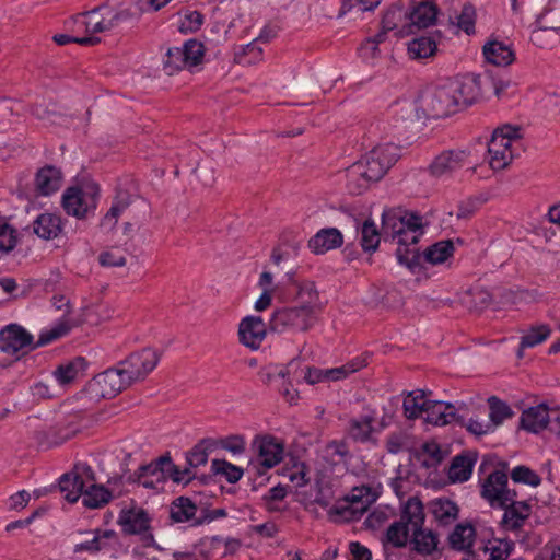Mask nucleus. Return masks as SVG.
<instances>
[{
  "label": "nucleus",
  "instance_id": "nucleus-1",
  "mask_svg": "<svg viewBox=\"0 0 560 560\" xmlns=\"http://www.w3.org/2000/svg\"><path fill=\"white\" fill-rule=\"evenodd\" d=\"M479 93L476 78L447 81L421 94L417 116L432 119L446 117L455 113L460 105L471 104Z\"/></svg>",
  "mask_w": 560,
  "mask_h": 560
},
{
  "label": "nucleus",
  "instance_id": "nucleus-2",
  "mask_svg": "<svg viewBox=\"0 0 560 560\" xmlns=\"http://www.w3.org/2000/svg\"><path fill=\"white\" fill-rule=\"evenodd\" d=\"M524 150L523 136L518 127L505 125L494 130L488 143V163L493 171L510 165Z\"/></svg>",
  "mask_w": 560,
  "mask_h": 560
},
{
  "label": "nucleus",
  "instance_id": "nucleus-3",
  "mask_svg": "<svg viewBox=\"0 0 560 560\" xmlns=\"http://www.w3.org/2000/svg\"><path fill=\"white\" fill-rule=\"evenodd\" d=\"M317 322L316 307L308 304L276 308L269 319V328L278 334L306 332Z\"/></svg>",
  "mask_w": 560,
  "mask_h": 560
},
{
  "label": "nucleus",
  "instance_id": "nucleus-4",
  "mask_svg": "<svg viewBox=\"0 0 560 560\" xmlns=\"http://www.w3.org/2000/svg\"><path fill=\"white\" fill-rule=\"evenodd\" d=\"M191 477L189 468L180 471L170 456H161L150 464L141 466L132 480L148 489H160L168 478L175 482H184Z\"/></svg>",
  "mask_w": 560,
  "mask_h": 560
},
{
  "label": "nucleus",
  "instance_id": "nucleus-5",
  "mask_svg": "<svg viewBox=\"0 0 560 560\" xmlns=\"http://www.w3.org/2000/svg\"><path fill=\"white\" fill-rule=\"evenodd\" d=\"M129 18L128 10L118 11L107 5H101L78 14L73 19V24L75 31H84L86 36H95L97 33L112 31Z\"/></svg>",
  "mask_w": 560,
  "mask_h": 560
},
{
  "label": "nucleus",
  "instance_id": "nucleus-6",
  "mask_svg": "<svg viewBox=\"0 0 560 560\" xmlns=\"http://www.w3.org/2000/svg\"><path fill=\"white\" fill-rule=\"evenodd\" d=\"M383 228L390 232L397 245L417 246L422 235V219L410 212L388 211L383 213Z\"/></svg>",
  "mask_w": 560,
  "mask_h": 560
},
{
  "label": "nucleus",
  "instance_id": "nucleus-7",
  "mask_svg": "<svg viewBox=\"0 0 560 560\" xmlns=\"http://www.w3.org/2000/svg\"><path fill=\"white\" fill-rule=\"evenodd\" d=\"M98 197L100 188L95 183L69 187L62 195V207L69 215L84 219L94 213Z\"/></svg>",
  "mask_w": 560,
  "mask_h": 560
},
{
  "label": "nucleus",
  "instance_id": "nucleus-8",
  "mask_svg": "<svg viewBox=\"0 0 560 560\" xmlns=\"http://www.w3.org/2000/svg\"><path fill=\"white\" fill-rule=\"evenodd\" d=\"M424 511L423 504L417 498H410L406 502L400 520L394 522L387 529V540L394 547H405L409 537V533L413 532L415 526H423Z\"/></svg>",
  "mask_w": 560,
  "mask_h": 560
},
{
  "label": "nucleus",
  "instance_id": "nucleus-9",
  "mask_svg": "<svg viewBox=\"0 0 560 560\" xmlns=\"http://www.w3.org/2000/svg\"><path fill=\"white\" fill-rule=\"evenodd\" d=\"M480 495L493 509L503 508L517 498V492L509 487L508 475L494 469L480 485Z\"/></svg>",
  "mask_w": 560,
  "mask_h": 560
},
{
  "label": "nucleus",
  "instance_id": "nucleus-10",
  "mask_svg": "<svg viewBox=\"0 0 560 560\" xmlns=\"http://www.w3.org/2000/svg\"><path fill=\"white\" fill-rule=\"evenodd\" d=\"M399 151V148L393 143L378 144L359 160L358 163L370 175V178L377 182L397 162L400 154Z\"/></svg>",
  "mask_w": 560,
  "mask_h": 560
},
{
  "label": "nucleus",
  "instance_id": "nucleus-11",
  "mask_svg": "<svg viewBox=\"0 0 560 560\" xmlns=\"http://www.w3.org/2000/svg\"><path fill=\"white\" fill-rule=\"evenodd\" d=\"M93 481H95V472L92 467L85 463H78L71 471L59 478V490L68 502L74 503L82 497L88 483Z\"/></svg>",
  "mask_w": 560,
  "mask_h": 560
},
{
  "label": "nucleus",
  "instance_id": "nucleus-12",
  "mask_svg": "<svg viewBox=\"0 0 560 560\" xmlns=\"http://www.w3.org/2000/svg\"><path fill=\"white\" fill-rule=\"evenodd\" d=\"M377 499V494L368 486L354 487L336 506V513L347 522L358 520Z\"/></svg>",
  "mask_w": 560,
  "mask_h": 560
},
{
  "label": "nucleus",
  "instance_id": "nucleus-13",
  "mask_svg": "<svg viewBox=\"0 0 560 560\" xmlns=\"http://www.w3.org/2000/svg\"><path fill=\"white\" fill-rule=\"evenodd\" d=\"M131 385L122 366L118 363L116 368L97 374L90 383L89 388L95 396L112 398Z\"/></svg>",
  "mask_w": 560,
  "mask_h": 560
},
{
  "label": "nucleus",
  "instance_id": "nucleus-14",
  "mask_svg": "<svg viewBox=\"0 0 560 560\" xmlns=\"http://www.w3.org/2000/svg\"><path fill=\"white\" fill-rule=\"evenodd\" d=\"M160 353L152 348H144L131 353L119 362L131 384L143 381L158 365Z\"/></svg>",
  "mask_w": 560,
  "mask_h": 560
},
{
  "label": "nucleus",
  "instance_id": "nucleus-15",
  "mask_svg": "<svg viewBox=\"0 0 560 560\" xmlns=\"http://www.w3.org/2000/svg\"><path fill=\"white\" fill-rule=\"evenodd\" d=\"M252 448L256 454L255 462L265 469L277 466L284 454V444L271 435H257L253 440Z\"/></svg>",
  "mask_w": 560,
  "mask_h": 560
},
{
  "label": "nucleus",
  "instance_id": "nucleus-16",
  "mask_svg": "<svg viewBox=\"0 0 560 560\" xmlns=\"http://www.w3.org/2000/svg\"><path fill=\"white\" fill-rule=\"evenodd\" d=\"M121 482V478H110L107 482L108 487L95 485L94 481L88 483L82 494L83 505L89 509H100L107 504L114 495H119L120 490L117 489Z\"/></svg>",
  "mask_w": 560,
  "mask_h": 560
},
{
  "label": "nucleus",
  "instance_id": "nucleus-17",
  "mask_svg": "<svg viewBox=\"0 0 560 560\" xmlns=\"http://www.w3.org/2000/svg\"><path fill=\"white\" fill-rule=\"evenodd\" d=\"M51 302L56 310L63 311L62 318L51 328L40 332L37 346L48 345L66 336L73 327V324L66 318V316L71 312L69 300L63 295H55Z\"/></svg>",
  "mask_w": 560,
  "mask_h": 560
},
{
  "label": "nucleus",
  "instance_id": "nucleus-18",
  "mask_svg": "<svg viewBox=\"0 0 560 560\" xmlns=\"http://www.w3.org/2000/svg\"><path fill=\"white\" fill-rule=\"evenodd\" d=\"M466 159L467 154L465 151H443L429 165V173L436 178L450 177L465 165Z\"/></svg>",
  "mask_w": 560,
  "mask_h": 560
},
{
  "label": "nucleus",
  "instance_id": "nucleus-19",
  "mask_svg": "<svg viewBox=\"0 0 560 560\" xmlns=\"http://www.w3.org/2000/svg\"><path fill=\"white\" fill-rule=\"evenodd\" d=\"M267 335V325L260 316H246L238 325V337L242 345L258 349Z\"/></svg>",
  "mask_w": 560,
  "mask_h": 560
},
{
  "label": "nucleus",
  "instance_id": "nucleus-20",
  "mask_svg": "<svg viewBox=\"0 0 560 560\" xmlns=\"http://www.w3.org/2000/svg\"><path fill=\"white\" fill-rule=\"evenodd\" d=\"M32 341L33 336L16 324L8 325L0 331V350L8 354L18 353L30 347Z\"/></svg>",
  "mask_w": 560,
  "mask_h": 560
},
{
  "label": "nucleus",
  "instance_id": "nucleus-21",
  "mask_svg": "<svg viewBox=\"0 0 560 560\" xmlns=\"http://www.w3.org/2000/svg\"><path fill=\"white\" fill-rule=\"evenodd\" d=\"M501 509L504 510V513L500 526L506 532H518L532 514V506L525 500L514 499L513 502Z\"/></svg>",
  "mask_w": 560,
  "mask_h": 560
},
{
  "label": "nucleus",
  "instance_id": "nucleus-22",
  "mask_svg": "<svg viewBox=\"0 0 560 560\" xmlns=\"http://www.w3.org/2000/svg\"><path fill=\"white\" fill-rule=\"evenodd\" d=\"M149 514L141 508L124 509L118 516V524L122 532L129 535H140L150 528Z\"/></svg>",
  "mask_w": 560,
  "mask_h": 560
},
{
  "label": "nucleus",
  "instance_id": "nucleus-23",
  "mask_svg": "<svg viewBox=\"0 0 560 560\" xmlns=\"http://www.w3.org/2000/svg\"><path fill=\"white\" fill-rule=\"evenodd\" d=\"M300 360L293 359L289 362L285 369H280L276 372V374L281 377H290L291 381L300 382L304 380L308 384H316L323 381H326V371L322 369H311L310 366H305L300 369Z\"/></svg>",
  "mask_w": 560,
  "mask_h": 560
},
{
  "label": "nucleus",
  "instance_id": "nucleus-24",
  "mask_svg": "<svg viewBox=\"0 0 560 560\" xmlns=\"http://www.w3.org/2000/svg\"><path fill=\"white\" fill-rule=\"evenodd\" d=\"M170 516L176 523H188L189 526H199L200 508L189 498L179 497L175 499L170 508Z\"/></svg>",
  "mask_w": 560,
  "mask_h": 560
},
{
  "label": "nucleus",
  "instance_id": "nucleus-25",
  "mask_svg": "<svg viewBox=\"0 0 560 560\" xmlns=\"http://www.w3.org/2000/svg\"><path fill=\"white\" fill-rule=\"evenodd\" d=\"M423 418L425 422L434 425H446L458 421L455 406L440 400H430Z\"/></svg>",
  "mask_w": 560,
  "mask_h": 560
},
{
  "label": "nucleus",
  "instance_id": "nucleus-26",
  "mask_svg": "<svg viewBox=\"0 0 560 560\" xmlns=\"http://www.w3.org/2000/svg\"><path fill=\"white\" fill-rule=\"evenodd\" d=\"M342 243L343 237L341 232L336 228H329L318 231L308 241V247L314 254L319 255L340 247Z\"/></svg>",
  "mask_w": 560,
  "mask_h": 560
},
{
  "label": "nucleus",
  "instance_id": "nucleus-27",
  "mask_svg": "<svg viewBox=\"0 0 560 560\" xmlns=\"http://www.w3.org/2000/svg\"><path fill=\"white\" fill-rule=\"evenodd\" d=\"M549 409L545 405L530 407L522 413L521 427L532 433H538L550 424Z\"/></svg>",
  "mask_w": 560,
  "mask_h": 560
},
{
  "label": "nucleus",
  "instance_id": "nucleus-28",
  "mask_svg": "<svg viewBox=\"0 0 560 560\" xmlns=\"http://www.w3.org/2000/svg\"><path fill=\"white\" fill-rule=\"evenodd\" d=\"M62 231V220L55 213L39 214L33 222V232L43 240L49 241L58 237Z\"/></svg>",
  "mask_w": 560,
  "mask_h": 560
},
{
  "label": "nucleus",
  "instance_id": "nucleus-29",
  "mask_svg": "<svg viewBox=\"0 0 560 560\" xmlns=\"http://www.w3.org/2000/svg\"><path fill=\"white\" fill-rule=\"evenodd\" d=\"M61 171L55 166H45L36 174V190L43 196H49L56 192L61 187Z\"/></svg>",
  "mask_w": 560,
  "mask_h": 560
},
{
  "label": "nucleus",
  "instance_id": "nucleus-30",
  "mask_svg": "<svg viewBox=\"0 0 560 560\" xmlns=\"http://www.w3.org/2000/svg\"><path fill=\"white\" fill-rule=\"evenodd\" d=\"M413 549L422 556H432L439 553V537L430 529H424L422 526H415L412 532Z\"/></svg>",
  "mask_w": 560,
  "mask_h": 560
},
{
  "label": "nucleus",
  "instance_id": "nucleus-31",
  "mask_svg": "<svg viewBox=\"0 0 560 560\" xmlns=\"http://www.w3.org/2000/svg\"><path fill=\"white\" fill-rule=\"evenodd\" d=\"M486 60L494 66L506 67L514 61L512 48L499 40H490L483 46Z\"/></svg>",
  "mask_w": 560,
  "mask_h": 560
},
{
  "label": "nucleus",
  "instance_id": "nucleus-32",
  "mask_svg": "<svg viewBox=\"0 0 560 560\" xmlns=\"http://www.w3.org/2000/svg\"><path fill=\"white\" fill-rule=\"evenodd\" d=\"M373 182L375 180L370 178V175L358 162L347 170V187L352 195H361Z\"/></svg>",
  "mask_w": 560,
  "mask_h": 560
},
{
  "label": "nucleus",
  "instance_id": "nucleus-33",
  "mask_svg": "<svg viewBox=\"0 0 560 560\" xmlns=\"http://www.w3.org/2000/svg\"><path fill=\"white\" fill-rule=\"evenodd\" d=\"M233 545H237V541L224 540L220 536L205 537L198 544V550L205 558H212L226 555Z\"/></svg>",
  "mask_w": 560,
  "mask_h": 560
},
{
  "label": "nucleus",
  "instance_id": "nucleus-34",
  "mask_svg": "<svg viewBox=\"0 0 560 560\" xmlns=\"http://www.w3.org/2000/svg\"><path fill=\"white\" fill-rule=\"evenodd\" d=\"M429 402L430 400L425 399L423 390L416 389L409 392L405 397L402 404L404 415L408 419L423 417Z\"/></svg>",
  "mask_w": 560,
  "mask_h": 560
},
{
  "label": "nucleus",
  "instance_id": "nucleus-35",
  "mask_svg": "<svg viewBox=\"0 0 560 560\" xmlns=\"http://www.w3.org/2000/svg\"><path fill=\"white\" fill-rule=\"evenodd\" d=\"M386 39L385 32H378L373 37L366 38L358 48V55L361 60L368 65L374 66L381 57L380 45Z\"/></svg>",
  "mask_w": 560,
  "mask_h": 560
},
{
  "label": "nucleus",
  "instance_id": "nucleus-36",
  "mask_svg": "<svg viewBox=\"0 0 560 560\" xmlns=\"http://www.w3.org/2000/svg\"><path fill=\"white\" fill-rule=\"evenodd\" d=\"M436 8L430 2H420L412 11L407 14L410 24L418 28H425L432 25L436 20Z\"/></svg>",
  "mask_w": 560,
  "mask_h": 560
},
{
  "label": "nucleus",
  "instance_id": "nucleus-37",
  "mask_svg": "<svg viewBox=\"0 0 560 560\" xmlns=\"http://www.w3.org/2000/svg\"><path fill=\"white\" fill-rule=\"evenodd\" d=\"M130 203L131 198L127 192L118 194L113 201L112 207L102 219L101 226L112 231L116 226L119 217L128 209Z\"/></svg>",
  "mask_w": 560,
  "mask_h": 560
},
{
  "label": "nucleus",
  "instance_id": "nucleus-38",
  "mask_svg": "<svg viewBox=\"0 0 560 560\" xmlns=\"http://www.w3.org/2000/svg\"><path fill=\"white\" fill-rule=\"evenodd\" d=\"M431 512L439 523L448 525L457 518L458 506L448 499L439 498L431 502Z\"/></svg>",
  "mask_w": 560,
  "mask_h": 560
},
{
  "label": "nucleus",
  "instance_id": "nucleus-39",
  "mask_svg": "<svg viewBox=\"0 0 560 560\" xmlns=\"http://www.w3.org/2000/svg\"><path fill=\"white\" fill-rule=\"evenodd\" d=\"M85 360L83 358H77L73 361L60 364L54 371V377L62 386L71 384L83 372Z\"/></svg>",
  "mask_w": 560,
  "mask_h": 560
},
{
  "label": "nucleus",
  "instance_id": "nucleus-40",
  "mask_svg": "<svg viewBox=\"0 0 560 560\" xmlns=\"http://www.w3.org/2000/svg\"><path fill=\"white\" fill-rule=\"evenodd\" d=\"M115 538H116V533L114 530H112V529H105V530L97 529V530L94 532V535H93L92 539L86 540L84 542H80V544L74 545L73 552L74 553H80V552H83V551H88V552H91V553L98 552V551H101V550L106 548L105 540L115 539Z\"/></svg>",
  "mask_w": 560,
  "mask_h": 560
},
{
  "label": "nucleus",
  "instance_id": "nucleus-41",
  "mask_svg": "<svg viewBox=\"0 0 560 560\" xmlns=\"http://www.w3.org/2000/svg\"><path fill=\"white\" fill-rule=\"evenodd\" d=\"M488 406L489 422L493 424L494 430L503 424L506 419H511L514 416L512 408L497 396L488 398Z\"/></svg>",
  "mask_w": 560,
  "mask_h": 560
},
{
  "label": "nucleus",
  "instance_id": "nucleus-42",
  "mask_svg": "<svg viewBox=\"0 0 560 560\" xmlns=\"http://www.w3.org/2000/svg\"><path fill=\"white\" fill-rule=\"evenodd\" d=\"M217 447V441L212 439H203L187 454V463L189 467L197 468L206 465L209 453Z\"/></svg>",
  "mask_w": 560,
  "mask_h": 560
},
{
  "label": "nucleus",
  "instance_id": "nucleus-43",
  "mask_svg": "<svg viewBox=\"0 0 560 560\" xmlns=\"http://www.w3.org/2000/svg\"><path fill=\"white\" fill-rule=\"evenodd\" d=\"M475 529L471 525H457L448 537L450 545L456 550L468 551L472 547Z\"/></svg>",
  "mask_w": 560,
  "mask_h": 560
},
{
  "label": "nucleus",
  "instance_id": "nucleus-44",
  "mask_svg": "<svg viewBox=\"0 0 560 560\" xmlns=\"http://www.w3.org/2000/svg\"><path fill=\"white\" fill-rule=\"evenodd\" d=\"M551 334V329L546 324L532 326L521 338L518 355H522V350L533 348L544 342Z\"/></svg>",
  "mask_w": 560,
  "mask_h": 560
},
{
  "label": "nucleus",
  "instance_id": "nucleus-45",
  "mask_svg": "<svg viewBox=\"0 0 560 560\" xmlns=\"http://www.w3.org/2000/svg\"><path fill=\"white\" fill-rule=\"evenodd\" d=\"M373 417L364 416L360 419H351L348 427V435L357 442H366L373 430Z\"/></svg>",
  "mask_w": 560,
  "mask_h": 560
},
{
  "label": "nucleus",
  "instance_id": "nucleus-46",
  "mask_svg": "<svg viewBox=\"0 0 560 560\" xmlns=\"http://www.w3.org/2000/svg\"><path fill=\"white\" fill-rule=\"evenodd\" d=\"M474 462L467 456H456L448 469V478L453 482H464L468 480L472 472Z\"/></svg>",
  "mask_w": 560,
  "mask_h": 560
},
{
  "label": "nucleus",
  "instance_id": "nucleus-47",
  "mask_svg": "<svg viewBox=\"0 0 560 560\" xmlns=\"http://www.w3.org/2000/svg\"><path fill=\"white\" fill-rule=\"evenodd\" d=\"M454 245L451 241H441L428 247L423 253V259L432 265L442 264L453 255Z\"/></svg>",
  "mask_w": 560,
  "mask_h": 560
},
{
  "label": "nucleus",
  "instance_id": "nucleus-48",
  "mask_svg": "<svg viewBox=\"0 0 560 560\" xmlns=\"http://www.w3.org/2000/svg\"><path fill=\"white\" fill-rule=\"evenodd\" d=\"M436 43L431 37L421 36L408 44V52L413 59H423L433 56L436 51Z\"/></svg>",
  "mask_w": 560,
  "mask_h": 560
},
{
  "label": "nucleus",
  "instance_id": "nucleus-49",
  "mask_svg": "<svg viewBox=\"0 0 560 560\" xmlns=\"http://www.w3.org/2000/svg\"><path fill=\"white\" fill-rule=\"evenodd\" d=\"M360 244L364 252H375L381 242L380 232L372 220H365L360 230Z\"/></svg>",
  "mask_w": 560,
  "mask_h": 560
},
{
  "label": "nucleus",
  "instance_id": "nucleus-50",
  "mask_svg": "<svg viewBox=\"0 0 560 560\" xmlns=\"http://www.w3.org/2000/svg\"><path fill=\"white\" fill-rule=\"evenodd\" d=\"M262 59V48L257 42H252L235 51L234 61L242 66H252Z\"/></svg>",
  "mask_w": 560,
  "mask_h": 560
},
{
  "label": "nucleus",
  "instance_id": "nucleus-51",
  "mask_svg": "<svg viewBox=\"0 0 560 560\" xmlns=\"http://www.w3.org/2000/svg\"><path fill=\"white\" fill-rule=\"evenodd\" d=\"M182 48V51L184 52V59L187 66V69H191L196 66H198L205 55L203 45L202 43L190 39L184 44Z\"/></svg>",
  "mask_w": 560,
  "mask_h": 560
},
{
  "label": "nucleus",
  "instance_id": "nucleus-52",
  "mask_svg": "<svg viewBox=\"0 0 560 560\" xmlns=\"http://www.w3.org/2000/svg\"><path fill=\"white\" fill-rule=\"evenodd\" d=\"M365 361L362 359H354L341 366L326 369V381H339L346 378L350 374L361 370L365 366Z\"/></svg>",
  "mask_w": 560,
  "mask_h": 560
},
{
  "label": "nucleus",
  "instance_id": "nucleus-53",
  "mask_svg": "<svg viewBox=\"0 0 560 560\" xmlns=\"http://www.w3.org/2000/svg\"><path fill=\"white\" fill-rule=\"evenodd\" d=\"M396 257L400 265H405L412 269L420 265L421 259H423V254L421 255L419 253L417 246L398 245L396 249Z\"/></svg>",
  "mask_w": 560,
  "mask_h": 560
},
{
  "label": "nucleus",
  "instance_id": "nucleus-54",
  "mask_svg": "<svg viewBox=\"0 0 560 560\" xmlns=\"http://www.w3.org/2000/svg\"><path fill=\"white\" fill-rule=\"evenodd\" d=\"M558 30H560V25L544 26L535 30L532 32L530 42L540 48H548L553 44Z\"/></svg>",
  "mask_w": 560,
  "mask_h": 560
},
{
  "label": "nucleus",
  "instance_id": "nucleus-55",
  "mask_svg": "<svg viewBox=\"0 0 560 560\" xmlns=\"http://www.w3.org/2000/svg\"><path fill=\"white\" fill-rule=\"evenodd\" d=\"M455 19L459 30L464 31L467 35L475 33L476 10L472 4H464L460 13Z\"/></svg>",
  "mask_w": 560,
  "mask_h": 560
},
{
  "label": "nucleus",
  "instance_id": "nucleus-56",
  "mask_svg": "<svg viewBox=\"0 0 560 560\" xmlns=\"http://www.w3.org/2000/svg\"><path fill=\"white\" fill-rule=\"evenodd\" d=\"M511 479L516 483H525L532 487H537L541 482V478L527 466H516L511 471Z\"/></svg>",
  "mask_w": 560,
  "mask_h": 560
},
{
  "label": "nucleus",
  "instance_id": "nucleus-57",
  "mask_svg": "<svg viewBox=\"0 0 560 560\" xmlns=\"http://www.w3.org/2000/svg\"><path fill=\"white\" fill-rule=\"evenodd\" d=\"M324 455L334 463H341L349 457V448L345 441H330L324 448Z\"/></svg>",
  "mask_w": 560,
  "mask_h": 560
},
{
  "label": "nucleus",
  "instance_id": "nucleus-58",
  "mask_svg": "<svg viewBox=\"0 0 560 560\" xmlns=\"http://www.w3.org/2000/svg\"><path fill=\"white\" fill-rule=\"evenodd\" d=\"M180 47L170 48L164 60V70L172 75L175 71L187 68Z\"/></svg>",
  "mask_w": 560,
  "mask_h": 560
},
{
  "label": "nucleus",
  "instance_id": "nucleus-59",
  "mask_svg": "<svg viewBox=\"0 0 560 560\" xmlns=\"http://www.w3.org/2000/svg\"><path fill=\"white\" fill-rule=\"evenodd\" d=\"M211 465H212V470L215 474L224 475L229 482H236L243 476V470L241 468H238L225 460L214 459V460H212Z\"/></svg>",
  "mask_w": 560,
  "mask_h": 560
},
{
  "label": "nucleus",
  "instance_id": "nucleus-60",
  "mask_svg": "<svg viewBox=\"0 0 560 560\" xmlns=\"http://www.w3.org/2000/svg\"><path fill=\"white\" fill-rule=\"evenodd\" d=\"M18 243V233L9 224H0V253L11 252Z\"/></svg>",
  "mask_w": 560,
  "mask_h": 560
},
{
  "label": "nucleus",
  "instance_id": "nucleus-61",
  "mask_svg": "<svg viewBox=\"0 0 560 560\" xmlns=\"http://www.w3.org/2000/svg\"><path fill=\"white\" fill-rule=\"evenodd\" d=\"M404 16H407V13H405L400 7L389 8L382 19L381 32H385L386 36L387 32L393 31L398 26V22H400Z\"/></svg>",
  "mask_w": 560,
  "mask_h": 560
},
{
  "label": "nucleus",
  "instance_id": "nucleus-62",
  "mask_svg": "<svg viewBox=\"0 0 560 560\" xmlns=\"http://www.w3.org/2000/svg\"><path fill=\"white\" fill-rule=\"evenodd\" d=\"M485 552L489 553V560H506L511 552L508 541L494 540L485 546Z\"/></svg>",
  "mask_w": 560,
  "mask_h": 560
},
{
  "label": "nucleus",
  "instance_id": "nucleus-63",
  "mask_svg": "<svg viewBox=\"0 0 560 560\" xmlns=\"http://www.w3.org/2000/svg\"><path fill=\"white\" fill-rule=\"evenodd\" d=\"M296 295L301 300V304L315 306L318 300V293L315 288V283L312 281H303L299 283Z\"/></svg>",
  "mask_w": 560,
  "mask_h": 560
},
{
  "label": "nucleus",
  "instance_id": "nucleus-64",
  "mask_svg": "<svg viewBox=\"0 0 560 560\" xmlns=\"http://www.w3.org/2000/svg\"><path fill=\"white\" fill-rule=\"evenodd\" d=\"M32 114L44 121H47L49 124H60L61 115L57 112L56 106L52 105L51 108L44 105V104H37L33 107Z\"/></svg>",
  "mask_w": 560,
  "mask_h": 560
}]
</instances>
